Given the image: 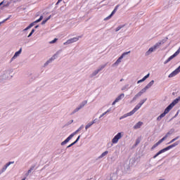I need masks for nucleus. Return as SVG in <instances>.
<instances>
[{"label":"nucleus","instance_id":"obj_1","mask_svg":"<svg viewBox=\"0 0 180 180\" xmlns=\"http://www.w3.org/2000/svg\"><path fill=\"white\" fill-rule=\"evenodd\" d=\"M179 101H180V97H179V98H176L172 103L169 104V105H168L165 108L164 112L158 117L157 120L160 121L162 119V117H165V115H167V113H169V111L171 110V109H172V108H174L176 105V103L179 102Z\"/></svg>","mask_w":180,"mask_h":180},{"label":"nucleus","instance_id":"obj_2","mask_svg":"<svg viewBox=\"0 0 180 180\" xmlns=\"http://www.w3.org/2000/svg\"><path fill=\"white\" fill-rule=\"evenodd\" d=\"M176 146H178V142H175L174 143L160 150L153 156V158H157L160 154H162V153H165V151H168V150H171V148H174V147H176Z\"/></svg>","mask_w":180,"mask_h":180},{"label":"nucleus","instance_id":"obj_3","mask_svg":"<svg viewBox=\"0 0 180 180\" xmlns=\"http://www.w3.org/2000/svg\"><path fill=\"white\" fill-rule=\"evenodd\" d=\"M143 103H144V101L139 103L137 105H136V107L131 112L125 114L120 119H123L124 117H127L128 116H131V115H134V113H136L138 111V110L141 108V106L143 105Z\"/></svg>","mask_w":180,"mask_h":180},{"label":"nucleus","instance_id":"obj_4","mask_svg":"<svg viewBox=\"0 0 180 180\" xmlns=\"http://www.w3.org/2000/svg\"><path fill=\"white\" fill-rule=\"evenodd\" d=\"M169 134H171V133L169 132H167L166 134V135L162 138L160 140H159L156 143H155L152 148H151V150H154V148H155L156 147H158V146H160V144H161V143H162V141H164L165 140H167V139L168 138V136H169Z\"/></svg>","mask_w":180,"mask_h":180},{"label":"nucleus","instance_id":"obj_5","mask_svg":"<svg viewBox=\"0 0 180 180\" xmlns=\"http://www.w3.org/2000/svg\"><path fill=\"white\" fill-rule=\"evenodd\" d=\"M79 131L76 130L75 132H73L72 134H71L64 141H63L61 143V146H65V144H67V143H68V141H70V140H71V139H72V137H74L75 134H77V133H78Z\"/></svg>","mask_w":180,"mask_h":180},{"label":"nucleus","instance_id":"obj_6","mask_svg":"<svg viewBox=\"0 0 180 180\" xmlns=\"http://www.w3.org/2000/svg\"><path fill=\"white\" fill-rule=\"evenodd\" d=\"M41 20H43V15H41L38 20L32 22L28 27L24 29V32H26V30H29V29H31V27H33V26H34V23H39V22H41Z\"/></svg>","mask_w":180,"mask_h":180},{"label":"nucleus","instance_id":"obj_7","mask_svg":"<svg viewBox=\"0 0 180 180\" xmlns=\"http://www.w3.org/2000/svg\"><path fill=\"white\" fill-rule=\"evenodd\" d=\"M179 53H180V48L172 56L169 57L167 60L165 61L164 64H167V63H169V61H171V60H172L173 58H175V57H176V56H178Z\"/></svg>","mask_w":180,"mask_h":180},{"label":"nucleus","instance_id":"obj_8","mask_svg":"<svg viewBox=\"0 0 180 180\" xmlns=\"http://www.w3.org/2000/svg\"><path fill=\"white\" fill-rule=\"evenodd\" d=\"M122 139V132H119L112 140V144L117 143V141Z\"/></svg>","mask_w":180,"mask_h":180},{"label":"nucleus","instance_id":"obj_9","mask_svg":"<svg viewBox=\"0 0 180 180\" xmlns=\"http://www.w3.org/2000/svg\"><path fill=\"white\" fill-rule=\"evenodd\" d=\"M180 72V66L178 67L175 70H174L171 74L169 75V78H172L173 77H175V75H177V74H179Z\"/></svg>","mask_w":180,"mask_h":180},{"label":"nucleus","instance_id":"obj_10","mask_svg":"<svg viewBox=\"0 0 180 180\" xmlns=\"http://www.w3.org/2000/svg\"><path fill=\"white\" fill-rule=\"evenodd\" d=\"M79 40V37H73L70 39H68L67 42H65L64 44H71V43H75V41H78Z\"/></svg>","mask_w":180,"mask_h":180},{"label":"nucleus","instance_id":"obj_11","mask_svg":"<svg viewBox=\"0 0 180 180\" xmlns=\"http://www.w3.org/2000/svg\"><path fill=\"white\" fill-rule=\"evenodd\" d=\"M149 88H151V86H150V84H148L147 86H145V88H143L141 91H139L136 96H141V95H143V94H144V92H146V91H147V89H149Z\"/></svg>","mask_w":180,"mask_h":180},{"label":"nucleus","instance_id":"obj_12","mask_svg":"<svg viewBox=\"0 0 180 180\" xmlns=\"http://www.w3.org/2000/svg\"><path fill=\"white\" fill-rule=\"evenodd\" d=\"M157 47H158V44H156L153 47L150 48L148 49V51L146 52V55L149 56L150 54H151V53H153V51H154V50H157Z\"/></svg>","mask_w":180,"mask_h":180},{"label":"nucleus","instance_id":"obj_13","mask_svg":"<svg viewBox=\"0 0 180 180\" xmlns=\"http://www.w3.org/2000/svg\"><path fill=\"white\" fill-rule=\"evenodd\" d=\"M130 53V51L128 52H124L122 54V56L117 60V61L115 63V64H119V63H121L122 59L124 56H127V54Z\"/></svg>","mask_w":180,"mask_h":180},{"label":"nucleus","instance_id":"obj_14","mask_svg":"<svg viewBox=\"0 0 180 180\" xmlns=\"http://www.w3.org/2000/svg\"><path fill=\"white\" fill-rule=\"evenodd\" d=\"M88 103V101H83L81 105H79V108H77L75 110V112H78V110H79V109L82 108L84 107L85 105H86Z\"/></svg>","mask_w":180,"mask_h":180},{"label":"nucleus","instance_id":"obj_15","mask_svg":"<svg viewBox=\"0 0 180 180\" xmlns=\"http://www.w3.org/2000/svg\"><path fill=\"white\" fill-rule=\"evenodd\" d=\"M103 68H105V66H102L101 68L98 69L97 70H95L93 73H92V77H95V75H97V74H99L100 71H102V70H103Z\"/></svg>","mask_w":180,"mask_h":180},{"label":"nucleus","instance_id":"obj_16","mask_svg":"<svg viewBox=\"0 0 180 180\" xmlns=\"http://www.w3.org/2000/svg\"><path fill=\"white\" fill-rule=\"evenodd\" d=\"M150 77V74L146 75L145 77H143V79L138 81L137 84H140V82H144V81L146 80L147 78Z\"/></svg>","mask_w":180,"mask_h":180},{"label":"nucleus","instance_id":"obj_17","mask_svg":"<svg viewBox=\"0 0 180 180\" xmlns=\"http://www.w3.org/2000/svg\"><path fill=\"white\" fill-rule=\"evenodd\" d=\"M141 126H143V122H139L138 123H136V124L134 126V129H140V127H141Z\"/></svg>","mask_w":180,"mask_h":180},{"label":"nucleus","instance_id":"obj_18","mask_svg":"<svg viewBox=\"0 0 180 180\" xmlns=\"http://www.w3.org/2000/svg\"><path fill=\"white\" fill-rule=\"evenodd\" d=\"M80 137L81 136H79L75 142L72 143L70 145L68 146V148H70V147H72L74 144H77V143H78V141H79Z\"/></svg>","mask_w":180,"mask_h":180},{"label":"nucleus","instance_id":"obj_19","mask_svg":"<svg viewBox=\"0 0 180 180\" xmlns=\"http://www.w3.org/2000/svg\"><path fill=\"white\" fill-rule=\"evenodd\" d=\"M122 98H124V94H121L120 96H118L115 98V101H116V102H119V101H120Z\"/></svg>","mask_w":180,"mask_h":180},{"label":"nucleus","instance_id":"obj_20","mask_svg":"<svg viewBox=\"0 0 180 180\" xmlns=\"http://www.w3.org/2000/svg\"><path fill=\"white\" fill-rule=\"evenodd\" d=\"M22 53V48L20 49V50L17 52H15V55L13 56V58H16Z\"/></svg>","mask_w":180,"mask_h":180},{"label":"nucleus","instance_id":"obj_21","mask_svg":"<svg viewBox=\"0 0 180 180\" xmlns=\"http://www.w3.org/2000/svg\"><path fill=\"white\" fill-rule=\"evenodd\" d=\"M94 123H95V121H93L91 122H89L88 124H86L85 127L86 130H88V129H89V127H91V126H92V124H94Z\"/></svg>","mask_w":180,"mask_h":180},{"label":"nucleus","instance_id":"obj_22","mask_svg":"<svg viewBox=\"0 0 180 180\" xmlns=\"http://www.w3.org/2000/svg\"><path fill=\"white\" fill-rule=\"evenodd\" d=\"M109 153V152L108 150L103 152L100 156L99 158H103V157H105V155H108V154Z\"/></svg>","mask_w":180,"mask_h":180},{"label":"nucleus","instance_id":"obj_23","mask_svg":"<svg viewBox=\"0 0 180 180\" xmlns=\"http://www.w3.org/2000/svg\"><path fill=\"white\" fill-rule=\"evenodd\" d=\"M51 19V15H49L46 20H44L41 22V25H45V23Z\"/></svg>","mask_w":180,"mask_h":180},{"label":"nucleus","instance_id":"obj_24","mask_svg":"<svg viewBox=\"0 0 180 180\" xmlns=\"http://www.w3.org/2000/svg\"><path fill=\"white\" fill-rule=\"evenodd\" d=\"M179 139V136H176V138L173 139L171 141L168 143V144H172V143H174V141H176Z\"/></svg>","mask_w":180,"mask_h":180},{"label":"nucleus","instance_id":"obj_25","mask_svg":"<svg viewBox=\"0 0 180 180\" xmlns=\"http://www.w3.org/2000/svg\"><path fill=\"white\" fill-rule=\"evenodd\" d=\"M13 162H8V163L5 165V167L4 168V169H7V168L9 167V165H11V164H13Z\"/></svg>","mask_w":180,"mask_h":180},{"label":"nucleus","instance_id":"obj_26","mask_svg":"<svg viewBox=\"0 0 180 180\" xmlns=\"http://www.w3.org/2000/svg\"><path fill=\"white\" fill-rule=\"evenodd\" d=\"M124 27V25H121V26H119L117 27L116 29H115V32H119V30H120V29Z\"/></svg>","mask_w":180,"mask_h":180},{"label":"nucleus","instance_id":"obj_27","mask_svg":"<svg viewBox=\"0 0 180 180\" xmlns=\"http://www.w3.org/2000/svg\"><path fill=\"white\" fill-rule=\"evenodd\" d=\"M109 112H110V110H108L106 112H103L100 117H103V116H105V115H106V113H109Z\"/></svg>","mask_w":180,"mask_h":180},{"label":"nucleus","instance_id":"obj_28","mask_svg":"<svg viewBox=\"0 0 180 180\" xmlns=\"http://www.w3.org/2000/svg\"><path fill=\"white\" fill-rule=\"evenodd\" d=\"M56 59V56H53V58H51V59H49L47 62L46 64H49V63H51L53 60Z\"/></svg>","mask_w":180,"mask_h":180},{"label":"nucleus","instance_id":"obj_29","mask_svg":"<svg viewBox=\"0 0 180 180\" xmlns=\"http://www.w3.org/2000/svg\"><path fill=\"white\" fill-rule=\"evenodd\" d=\"M140 141H141V139H140V138H138L136 141V146L140 144Z\"/></svg>","mask_w":180,"mask_h":180},{"label":"nucleus","instance_id":"obj_30","mask_svg":"<svg viewBox=\"0 0 180 180\" xmlns=\"http://www.w3.org/2000/svg\"><path fill=\"white\" fill-rule=\"evenodd\" d=\"M112 14H110V15H108V17H106L104 20H109V19H110V18H112Z\"/></svg>","mask_w":180,"mask_h":180},{"label":"nucleus","instance_id":"obj_31","mask_svg":"<svg viewBox=\"0 0 180 180\" xmlns=\"http://www.w3.org/2000/svg\"><path fill=\"white\" fill-rule=\"evenodd\" d=\"M57 40H58L57 38H55L53 40L50 41V44H53L56 43V41H57Z\"/></svg>","mask_w":180,"mask_h":180},{"label":"nucleus","instance_id":"obj_32","mask_svg":"<svg viewBox=\"0 0 180 180\" xmlns=\"http://www.w3.org/2000/svg\"><path fill=\"white\" fill-rule=\"evenodd\" d=\"M34 33V29L32 30L31 32L28 35V37H30L32 36V34H33Z\"/></svg>","mask_w":180,"mask_h":180},{"label":"nucleus","instance_id":"obj_33","mask_svg":"<svg viewBox=\"0 0 180 180\" xmlns=\"http://www.w3.org/2000/svg\"><path fill=\"white\" fill-rule=\"evenodd\" d=\"M117 11L114 8V10H113V11H112V13H111V15L113 16L114 14L116 13Z\"/></svg>","mask_w":180,"mask_h":180},{"label":"nucleus","instance_id":"obj_34","mask_svg":"<svg viewBox=\"0 0 180 180\" xmlns=\"http://www.w3.org/2000/svg\"><path fill=\"white\" fill-rule=\"evenodd\" d=\"M148 84H149L150 86H153V85L154 84V80H152L150 83H148Z\"/></svg>","mask_w":180,"mask_h":180},{"label":"nucleus","instance_id":"obj_35","mask_svg":"<svg viewBox=\"0 0 180 180\" xmlns=\"http://www.w3.org/2000/svg\"><path fill=\"white\" fill-rule=\"evenodd\" d=\"M82 129H84V126L82 125L78 129L77 131H81V130H82Z\"/></svg>","mask_w":180,"mask_h":180},{"label":"nucleus","instance_id":"obj_36","mask_svg":"<svg viewBox=\"0 0 180 180\" xmlns=\"http://www.w3.org/2000/svg\"><path fill=\"white\" fill-rule=\"evenodd\" d=\"M119 6H120V5H117L114 9L115 11H117V9H119Z\"/></svg>","mask_w":180,"mask_h":180},{"label":"nucleus","instance_id":"obj_37","mask_svg":"<svg viewBox=\"0 0 180 180\" xmlns=\"http://www.w3.org/2000/svg\"><path fill=\"white\" fill-rule=\"evenodd\" d=\"M119 6H120V5H117L114 9L115 11H117V9H119Z\"/></svg>","mask_w":180,"mask_h":180},{"label":"nucleus","instance_id":"obj_38","mask_svg":"<svg viewBox=\"0 0 180 180\" xmlns=\"http://www.w3.org/2000/svg\"><path fill=\"white\" fill-rule=\"evenodd\" d=\"M119 6H120V5H117L114 9L115 11H117V9H119Z\"/></svg>","mask_w":180,"mask_h":180},{"label":"nucleus","instance_id":"obj_39","mask_svg":"<svg viewBox=\"0 0 180 180\" xmlns=\"http://www.w3.org/2000/svg\"><path fill=\"white\" fill-rule=\"evenodd\" d=\"M117 102L118 101H116V100H115L113 102H112V105H115L117 103Z\"/></svg>","mask_w":180,"mask_h":180},{"label":"nucleus","instance_id":"obj_40","mask_svg":"<svg viewBox=\"0 0 180 180\" xmlns=\"http://www.w3.org/2000/svg\"><path fill=\"white\" fill-rule=\"evenodd\" d=\"M61 1H63V0H58V4H60V2H61Z\"/></svg>","mask_w":180,"mask_h":180},{"label":"nucleus","instance_id":"obj_41","mask_svg":"<svg viewBox=\"0 0 180 180\" xmlns=\"http://www.w3.org/2000/svg\"><path fill=\"white\" fill-rule=\"evenodd\" d=\"M37 27H39V25L35 26V29H37Z\"/></svg>","mask_w":180,"mask_h":180},{"label":"nucleus","instance_id":"obj_42","mask_svg":"<svg viewBox=\"0 0 180 180\" xmlns=\"http://www.w3.org/2000/svg\"><path fill=\"white\" fill-rule=\"evenodd\" d=\"M31 171H32V170H30H30H28V173H30V172H31Z\"/></svg>","mask_w":180,"mask_h":180},{"label":"nucleus","instance_id":"obj_43","mask_svg":"<svg viewBox=\"0 0 180 180\" xmlns=\"http://www.w3.org/2000/svg\"><path fill=\"white\" fill-rule=\"evenodd\" d=\"M58 4H60V3H58V1L56 3V5H58Z\"/></svg>","mask_w":180,"mask_h":180},{"label":"nucleus","instance_id":"obj_44","mask_svg":"<svg viewBox=\"0 0 180 180\" xmlns=\"http://www.w3.org/2000/svg\"><path fill=\"white\" fill-rule=\"evenodd\" d=\"M120 81H123V79H122Z\"/></svg>","mask_w":180,"mask_h":180}]
</instances>
